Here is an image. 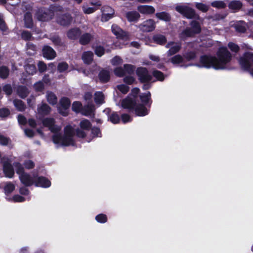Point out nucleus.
Segmentation results:
<instances>
[{"label": "nucleus", "mask_w": 253, "mask_h": 253, "mask_svg": "<svg viewBox=\"0 0 253 253\" xmlns=\"http://www.w3.org/2000/svg\"><path fill=\"white\" fill-rule=\"evenodd\" d=\"M64 11V7L58 4H51L48 7H41L36 11L35 16L39 21L47 22L52 19L55 13Z\"/></svg>", "instance_id": "f257e3e1"}, {"label": "nucleus", "mask_w": 253, "mask_h": 253, "mask_svg": "<svg viewBox=\"0 0 253 253\" xmlns=\"http://www.w3.org/2000/svg\"><path fill=\"white\" fill-rule=\"evenodd\" d=\"M136 75L140 84H143L142 88L144 90L150 89L152 86V83L156 81L153 80V76L149 73L147 68L139 67L136 69Z\"/></svg>", "instance_id": "f03ea898"}, {"label": "nucleus", "mask_w": 253, "mask_h": 253, "mask_svg": "<svg viewBox=\"0 0 253 253\" xmlns=\"http://www.w3.org/2000/svg\"><path fill=\"white\" fill-rule=\"evenodd\" d=\"M216 57V69L218 70L226 69L227 65L232 60V55L225 46L219 48Z\"/></svg>", "instance_id": "7ed1b4c3"}, {"label": "nucleus", "mask_w": 253, "mask_h": 253, "mask_svg": "<svg viewBox=\"0 0 253 253\" xmlns=\"http://www.w3.org/2000/svg\"><path fill=\"white\" fill-rule=\"evenodd\" d=\"M191 27H186L179 34V38L185 41L187 38L193 37L201 32V27L198 21L192 20L190 23Z\"/></svg>", "instance_id": "20e7f679"}, {"label": "nucleus", "mask_w": 253, "mask_h": 253, "mask_svg": "<svg viewBox=\"0 0 253 253\" xmlns=\"http://www.w3.org/2000/svg\"><path fill=\"white\" fill-rule=\"evenodd\" d=\"M239 62L242 68L244 70L250 72L253 76V53L245 52L243 57H240Z\"/></svg>", "instance_id": "39448f33"}, {"label": "nucleus", "mask_w": 253, "mask_h": 253, "mask_svg": "<svg viewBox=\"0 0 253 253\" xmlns=\"http://www.w3.org/2000/svg\"><path fill=\"white\" fill-rule=\"evenodd\" d=\"M215 60H216V57L215 56L210 54L203 55L200 57L199 64H197V65L199 67L207 69L213 68L217 70Z\"/></svg>", "instance_id": "423d86ee"}, {"label": "nucleus", "mask_w": 253, "mask_h": 253, "mask_svg": "<svg viewBox=\"0 0 253 253\" xmlns=\"http://www.w3.org/2000/svg\"><path fill=\"white\" fill-rule=\"evenodd\" d=\"M52 139L54 143L60 144L63 146H74L75 144L73 138L62 135L60 133L53 135Z\"/></svg>", "instance_id": "0eeeda50"}, {"label": "nucleus", "mask_w": 253, "mask_h": 253, "mask_svg": "<svg viewBox=\"0 0 253 253\" xmlns=\"http://www.w3.org/2000/svg\"><path fill=\"white\" fill-rule=\"evenodd\" d=\"M73 18L70 13L57 14L56 16V22L63 27L69 26L73 22Z\"/></svg>", "instance_id": "6e6552de"}, {"label": "nucleus", "mask_w": 253, "mask_h": 253, "mask_svg": "<svg viewBox=\"0 0 253 253\" xmlns=\"http://www.w3.org/2000/svg\"><path fill=\"white\" fill-rule=\"evenodd\" d=\"M1 163L2 164L3 172L5 177L12 178L14 176V170L9 159L3 157L1 159Z\"/></svg>", "instance_id": "1a4fd4ad"}, {"label": "nucleus", "mask_w": 253, "mask_h": 253, "mask_svg": "<svg viewBox=\"0 0 253 253\" xmlns=\"http://www.w3.org/2000/svg\"><path fill=\"white\" fill-rule=\"evenodd\" d=\"M71 105V101L67 97H63L59 100V106L58 108V112L64 117L69 115L68 110Z\"/></svg>", "instance_id": "9d476101"}, {"label": "nucleus", "mask_w": 253, "mask_h": 253, "mask_svg": "<svg viewBox=\"0 0 253 253\" xmlns=\"http://www.w3.org/2000/svg\"><path fill=\"white\" fill-rule=\"evenodd\" d=\"M175 10L186 18L192 19L195 18V11L191 7L186 5H177L175 7Z\"/></svg>", "instance_id": "9b49d317"}, {"label": "nucleus", "mask_w": 253, "mask_h": 253, "mask_svg": "<svg viewBox=\"0 0 253 253\" xmlns=\"http://www.w3.org/2000/svg\"><path fill=\"white\" fill-rule=\"evenodd\" d=\"M139 30L143 32H151L156 28V23L153 19H149L143 21L138 26Z\"/></svg>", "instance_id": "f8f14e48"}, {"label": "nucleus", "mask_w": 253, "mask_h": 253, "mask_svg": "<svg viewBox=\"0 0 253 253\" xmlns=\"http://www.w3.org/2000/svg\"><path fill=\"white\" fill-rule=\"evenodd\" d=\"M137 100L130 96H127L125 98L122 99L121 101V106L123 109H127L129 112L133 111V109L136 106Z\"/></svg>", "instance_id": "ddd939ff"}, {"label": "nucleus", "mask_w": 253, "mask_h": 253, "mask_svg": "<svg viewBox=\"0 0 253 253\" xmlns=\"http://www.w3.org/2000/svg\"><path fill=\"white\" fill-rule=\"evenodd\" d=\"M42 56L48 60H52L56 57V51L51 46L44 45L42 50Z\"/></svg>", "instance_id": "4468645a"}, {"label": "nucleus", "mask_w": 253, "mask_h": 253, "mask_svg": "<svg viewBox=\"0 0 253 253\" xmlns=\"http://www.w3.org/2000/svg\"><path fill=\"white\" fill-rule=\"evenodd\" d=\"M89 4L94 6L89 7H83V11L85 14H89L92 13L99 9L102 5L101 1L99 0H92L90 1Z\"/></svg>", "instance_id": "2eb2a0df"}, {"label": "nucleus", "mask_w": 253, "mask_h": 253, "mask_svg": "<svg viewBox=\"0 0 253 253\" xmlns=\"http://www.w3.org/2000/svg\"><path fill=\"white\" fill-rule=\"evenodd\" d=\"M111 30L118 39L123 40L128 36L127 33L117 24H113L112 25Z\"/></svg>", "instance_id": "dca6fc26"}, {"label": "nucleus", "mask_w": 253, "mask_h": 253, "mask_svg": "<svg viewBox=\"0 0 253 253\" xmlns=\"http://www.w3.org/2000/svg\"><path fill=\"white\" fill-rule=\"evenodd\" d=\"M139 97L141 104H144L149 109L151 108L153 101L151 98V93L150 91L141 93L139 95Z\"/></svg>", "instance_id": "f3484780"}, {"label": "nucleus", "mask_w": 253, "mask_h": 253, "mask_svg": "<svg viewBox=\"0 0 253 253\" xmlns=\"http://www.w3.org/2000/svg\"><path fill=\"white\" fill-rule=\"evenodd\" d=\"M136 116L139 117H143L147 115L149 113V109H147V107L140 103H136V106L133 109Z\"/></svg>", "instance_id": "a211bd4d"}, {"label": "nucleus", "mask_w": 253, "mask_h": 253, "mask_svg": "<svg viewBox=\"0 0 253 253\" xmlns=\"http://www.w3.org/2000/svg\"><path fill=\"white\" fill-rule=\"evenodd\" d=\"M34 184L37 187L48 188L51 185L50 181L43 176H37L35 180Z\"/></svg>", "instance_id": "6ab92c4d"}, {"label": "nucleus", "mask_w": 253, "mask_h": 253, "mask_svg": "<svg viewBox=\"0 0 253 253\" xmlns=\"http://www.w3.org/2000/svg\"><path fill=\"white\" fill-rule=\"evenodd\" d=\"M20 182L26 187H30L34 184L35 180L30 174L25 172L19 177Z\"/></svg>", "instance_id": "aec40b11"}, {"label": "nucleus", "mask_w": 253, "mask_h": 253, "mask_svg": "<svg viewBox=\"0 0 253 253\" xmlns=\"http://www.w3.org/2000/svg\"><path fill=\"white\" fill-rule=\"evenodd\" d=\"M82 34L81 30L78 27L72 28L67 32L68 38L71 40H77L80 38Z\"/></svg>", "instance_id": "412c9836"}, {"label": "nucleus", "mask_w": 253, "mask_h": 253, "mask_svg": "<svg viewBox=\"0 0 253 253\" xmlns=\"http://www.w3.org/2000/svg\"><path fill=\"white\" fill-rule=\"evenodd\" d=\"M98 78L102 84L108 83L110 80V74L109 71L106 69L101 70L98 74Z\"/></svg>", "instance_id": "4be33fe9"}, {"label": "nucleus", "mask_w": 253, "mask_h": 253, "mask_svg": "<svg viewBox=\"0 0 253 253\" xmlns=\"http://www.w3.org/2000/svg\"><path fill=\"white\" fill-rule=\"evenodd\" d=\"M138 11L144 14H152L155 13V9L151 5H139L137 7Z\"/></svg>", "instance_id": "5701e85b"}, {"label": "nucleus", "mask_w": 253, "mask_h": 253, "mask_svg": "<svg viewBox=\"0 0 253 253\" xmlns=\"http://www.w3.org/2000/svg\"><path fill=\"white\" fill-rule=\"evenodd\" d=\"M93 36L89 33L81 34L79 38V43L83 45H87L93 39Z\"/></svg>", "instance_id": "b1692460"}, {"label": "nucleus", "mask_w": 253, "mask_h": 253, "mask_svg": "<svg viewBox=\"0 0 253 253\" xmlns=\"http://www.w3.org/2000/svg\"><path fill=\"white\" fill-rule=\"evenodd\" d=\"M111 110H107V114L108 115V121L114 124H117L120 123V118L117 112H112L111 114Z\"/></svg>", "instance_id": "393cba45"}, {"label": "nucleus", "mask_w": 253, "mask_h": 253, "mask_svg": "<svg viewBox=\"0 0 253 253\" xmlns=\"http://www.w3.org/2000/svg\"><path fill=\"white\" fill-rule=\"evenodd\" d=\"M126 17L128 21L130 22H135L139 19L140 15L139 13L136 11H130L126 13Z\"/></svg>", "instance_id": "a878e982"}, {"label": "nucleus", "mask_w": 253, "mask_h": 253, "mask_svg": "<svg viewBox=\"0 0 253 253\" xmlns=\"http://www.w3.org/2000/svg\"><path fill=\"white\" fill-rule=\"evenodd\" d=\"M24 21L25 27L27 28L31 29L33 27V20L32 13L29 12H26L24 16Z\"/></svg>", "instance_id": "bb28decb"}, {"label": "nucleus", "mask_w": 253, "mask_h": 253, "mask_svg": "<svg viewBox=\"0 0 253 253\" xmlns=\"http://www.w3.org/2000/svg\"><path fill=\"white\" fill-rule=\"evenodd\" d=\"M82 58L84 64L90 65L93 60V53L91 51H84L82 54Z\"/></svg>", "instance_id": "cd10ccee"}, {"label": "nucleus", "mask_w": 253, "mask_h": 253, "mask_svg": "<svg viewBox=\"0 0 253 253\" xmlns=\"http://www.w3.org/2000/svg\"><path fill=\"white\" fill-rule=\"evenodd\" d=\"M153 42L161 45H165L167 41L166 37L161 34H155L152 37Z\"/></svg>", "instance_id": "c85d7f7f"}, {"label": "nucleus", "mask_w": 253, "mask_h": 253, "mask_svg": "<svg viewBox=\"0 0 253 253\" xmlns=\"http://www.w3.org/2000/svg\"><path fill=\"white\" fill-rule=\"evenodd\" d=\"M94 106L93 104H87L83 106L81 113L85 116H89L93 114Z\"/></svg>", "instance_id": "c756f323"}, {"label": "nucleus", "mask_w": 253, "mask_h": 253, "mask_svg": "<svg viewBox=\"0 0 253 253\" xmlns=\"http://www.w3.org/2000/svg\"><path fill=\"white\" fill-rule=\"evenodd\" d=\"M17 93L21 98L25 99L29 94V91L26 86L20 85L17 88Z\"/></svg>", "instance_id": "7c9ffc66"}, {"label": "nucleus", "mask_w": 253, "mask_h": 253, "mask_svg": "<svg viewBox=\"0 0 253 253\" xmlns=\"http://www.w3.org/2000/svg\"><path fill=\"white\" fill-rule=\"evenodd\" d=\"M51 111V107L46 103H42L41 106L38 107V112L39 114L42 115H48Z\"/></svg>", "instance_id": "2f4dec72"}, {"label": "nucleus", "mask_w": 253, "mask_h": 253, "mask_svg": "<svg viewBox=\"0 0 253 253\" xmlns=\"http://www.w3.org/2000/svg\"><path fill=\"white\" fill-rule=\"evenodd\" d=\"M13 103L16 110L18 111L23 112L25 110L26 106L22 100L19 99H14Z\"/></svg>", "instance_id": "473e14b6"}, {"label": "nucleus", "mask_w": 253, "mask_h": 253, "mask_svg": "<svg viewBox=\"0 0 253 253\" xmlns=\"http://www.w3.org/2000/svg\"><path fill=\"white\" fill-rule=\"evenodd\" d=\"M47 102L52 105H56L57 103V97L52 91H47L46 93Z\"/></svg>", "instance_id": "72a5a7b5"}, {"label": "nucleus", "mask_w": 253, "mask_h": 253, "mask_svg": "<svg viewBox=\"0 0 253 253\" xmlns=\"http://www.w3.org/2000/svg\"><path fill=\"white\" fill-rule=\"evenodd\" d=\"M243 6V3L239 0H232L231 1L229 4L228 7L229 9L232 10H240Z\"/></svg>", "instance_id": "f704fd0d"}, {"label": "nucleus", "mask_w": 253, "mask_h": 253, "mask_svg": "<svg viewBox=\"0 0 253 253\" xmlns=\"http://www.w3.org/2000/svg\"><path fill=\"white\" fill-rule=\"evenodd\" d=\"M156 16L160 20L166 22H169L171 20V17L170 15L168 13L165 11L156 13Z\"/></svg>", "instance_id": "c9c22d12"}, {"label": "nucleus", "mask_w": 253, "mask_h": 253, "mask_svg": "<svg viewBox=\"0 0 253 253\" xmlns=\"http://www.w3.org/2000/svg\"><path fill=\"white\" fill-rule=\"evenodd\" d=\"M181 48V43H176L175 45L171 46L167 52L168 56H172L178 52Z\"/></svg>", "instance_id": "e433bc0d"}, {"label": "nucleus", "mask_w": 253, "mask_h": 253, "mask_svg": "<svg viewBox=\"0 0 253 253\" xmlns=\"http://www.w3.org/2000/svg\"><path fill=\"white\" fill-rule=\"evenodd\" d=\"M94 101L97 104H101L104 103V95L102 92L97 91L94 94Z\"/></svg>", "instance_id": "4c0bfd02"}, {"label": "nucleus", "mask_w": 253, "mask_h": 253, "mask_svg": "<svg viewBox=\"0 0 253 253\" xmlns=\"http://www.w3.org/2000/svg\"><path fill=\"white\" fill-rule=\"evenodd\" d=\"M80 126L82 129L89 130L91 129V124L87 119H84L81 121Z\"/></svg>", "instance_id": "58836bf2"}, {"label": "nucleus", "mask_w": 253, "mask_h": 253, "mask_svg": "<svg viewBox=\"0 0 253 253\" xmlns=\"http://www.w3.org/2000/svg\"><path fill=\"white\" fill-rule=\"evenodd\" d=\"M15 188V185L12 182H7L3 188L5 195H8L11 193L14 190Z\"/></svg>", "instance_id": "ea45409f"}, {"label": "nucleus", "mask_w": 253, "mask_h": 253, "mask_svg": "<svg viewBox=\"0 0 253 253\" xmlns=\"http://www.w3.org/2000/svg\"><path fill=\"white\" fill-rule=\"evenodd\" d=\"M9 70L5 66L0 67V78L2 79H6L9 76Z\"/></svg>", "instance_id": "a19ab883"}, {"label": "nucleus", "mask_w": 253, "mask_h": 253, "mask_svg": "<svg viewBox=\"0 0 253 253\" xmlns=\"http://www.w3.org/2000/svg\"><path fill=\"white\" fill-rule=\"evenodd\" d=\"M125 74L126 73L129 75L133 74L135 70V66L132 64H125L124 65Z\"/></svg>", "instance_id": "79ce46f5"}, {"label": "nucleus", "mask_w": 253, "mask_h": 253, "mask_svg": "<svg viewBox=\"0 0 253 253\" xmlns=\"http://www.w3.org/2000/svg\"><path fill=\"white\" fill-rule=\"evenodd\" d=\"M14 166L16 172L17 174L20 175H22L26 172H25L24 168L23 165L19 162H15L14 163Z\"/></svg>", "instance_id": "37998d69"}, {"label": "nucleus", "mask_w": 253, "mask_h": 253, "mask_svg": "<svg viewBox=\"0 0 253 253\" xmlns=\"http://www.w3.org/2000/svg\"><path fill=\"white\" fill-rule=\"evenodd\" d=\"M50 40L55 46L61 47L64 45V43L62 41L61 38L59 36H52L51 37Z\"/></svg>", "instance_id": "c03bdc74"}, {"label": "nucleus", "mask_w": 253, "mask_h": 253, "mask_svg": "<svg viewBox=\"0 0 253 253\" xmlns=\"http://www.w3.org/2000/svg\"><path fill=\"white\" fill-rule=\"evenodd\" d=\"M83 105L80 101H74L72 106V110L76 113H81Z\"/></svg>", "instance_id": "a18cd8bd"}, {"label": "nucleus", "mask_w": 253, "mask_h": 253, "mask_svg": "<svg viewBox=\"0 0 253 253\" xmlns=\"http://www.w3.org/2000/svg\"><path fill=\"white\" fill-rule=\"evenodd\" d=\"M42 123L44 127L49 128L55 124V120L53 118H46L42 120Z\"/></svg>", "instance_id": "49530a36"}, {"label": "nucleus", "mask_w": 253, "mask_h": 253, "mask_svg": "<svg viewBox=\"0 0 253 253\" xmlns=\"http://www.w3.org/2000/svg\"><path fill=\"white\" fill-rule=\"evenodd\" d=\"M183 57L188 61L193 60L196 58V53L194 51H187L183 55Z\"/></svg>", "instance_id": "de8ad7c7"}, {"label": "nucleus", "mask_w": 253, "mask_h": 253, "mask_svg": "<svg viewBox=\"0 0 253 253\" xmlns=\"http://www.w3.org/2000/svg\"><path fill=\"white\" fill-rule=\"evenodd\" d=\"M152 76L154 77L157 81H163L165 79L164 74L159 70H154L152 72Z\"/></svg>", "instance_id": "09e8293b"}, {"label": "nucleus", "mask_w": 253, "mask_h": 253, "mask_svg": "<svg viewBox=\"0 0 253 253\" xmlns=\"http://www.w3.org/2000/svg\"><path fill=\"white\" fill-rule=\"evenodd\" d=\"M170 62L173 64H179L183 62V58L180 54H177L171 57L170 59Z\"/></svg>", "instance_id": "8fccbe9b"}, {"label": "nucleus", "mask_w": 253, "mask_h": 253, "mask_svg": "<svg viewBox=\"0 0 253 253\" xmlns=\"http://www.w3.org/2000/svg\"><path fill=\"white\" fill-rule=\"evenodd\" d=\"M26 48L27 50H30L32 51H28V53L30 55H34L36 53L37 46L32 42H28L26 43Z\"/></svg>", "instance_id": "3c124183"}, {"label": "nucleus", "mask_w": 253, "mask_h": 253, "mask_svg": "<svg viewBox=\"0 0 253 253\" xmlns=\"http://www.w3.org/2000/svg\"><path fill=\"white\" fill-rule=\"evenodd\" d=\"M211 5L213 7L218 9H223L225 8L226 6L225 3L221 0H216L214 1L211 3Z\"/></svg>", "instance_id": "603ef678"}, {"label": "nucleus", "mask_w": 253, "mask_h": 253, "mask_svg": "<svg viewBox=\"0 0 253 253\" xmlns=\"http://www.w3.org/2000/svg\"><path fill=\"white\" fill-rule=\"evenodd\" d=\"M114 74L118 77L122 78L125 76V73L124 67H116L114 70Z\"/></svg>", "instance_id": "864d4df0"}, {"label": "nucleus", "mask_w": 253, "mask_h": 253, "mask_svg": "<svg viewBox=\"0 0 253 253\" xmlns=\"http://www.w3.org/2000/svg\"><path fill=\"white\" fill-rule=\"evenodd\" d=\"M97 222L100 223H105L107 221L108 218L106 214L100 213L97 214L95 218Z\"/></svg>", "instance_id": "5fc2aeb1"}, {"label": "nucleus", "mask_w": 253, "mask_h": 253, "mask_svg": "<svg viewBox=\"0 0 253 253\" xmlns=\"http://www.w3.org/2000/svg\"><path fill=\"white\" fill-rule=\"evenodd\" d=\"M68 68V64L66 62H62L58 64L57 70L59 73H63L67 70Z\"/></svg>", "instance_id": "6e6d98bb"}, {"label": "nucleus", "mask_w": 253, "mask_h": 253, "mask_svg": "<svg viewBox=\"0 0 253 253\" xmlns=\"http://www.w3.org/2000/svg\"><path fill=\"white\" fill-rule=\"evenodd\" d=\"M105 52L104 47L101 45L97 46L94 49V53L98 57L103 56Z\"/></svg>", "instance_id": "4d7b16f0"}, {"label": "nucleus", "mask_w": 253, "mask_h": 253, "mask_svg": "<svg viewBox=\"0 0 253 253\" xmlns=\"http://www.w3.org/2000/svg\"><path fill=\"white\" fill-rule=\"evenodd\" d=\"M228 48L230 49V50L236 53H238L240 50L239 46L236 43L233 42H229L227 45Z\"/></svg>", "instance_id": "13d9d810"}, {"label": "nucleus", "mask_w": 253, "mask_h": 253, "mask_svg": "<svg viewBox=\"0 0 253 253\" xmlns=\"http://www.w3.org/2000/svg\"><path fill=\"white\" fill-rule=\"evenodd\" d=\"M34 88L36 92H42L44 89V85L42 82L39 81L34 84Z\"/></svg>", "instance_id": "bf43d9fd"}, {"label": "nucleus", "mask_w": 253, "mask_h": 253, "mask_svg": "<svg viewBox=\"0 0 253 253\" xmlns=\"http://www.w3.org/2000/svg\"><path fill=\"white\" fill-rule=\"evenodd\" d=\"M64 135L73 138V136L74 135V132L72 126H66L64 128Z\"/></svg>", "instance_id": "052dcab7"}, {"label": "nucleus", "mask_w": 253, "mask_h": 253, "mask_svg": "<svg viewBox=\"0 0 253 253\" xmlns=\"http://www.w3.org/2000/svg\"><path fill=\"white\" fill-rule=\"evenodd\" d=\"M139 92L140 89L138 87H134L131 89V92L127 96H130L132 98H134L135 100H137Z\"/></svg>", "instance_id": "680f3d73"}, {"label": "nucleus", "mask_w": 253, "mask_h": 253, "mask_svg": "<svg viewBox=\"0 0 253 253\" xmlns=\"http://www.w3.org/2000/svg\"><path fill=\"white\" fill-rule=\"evenodd\" d=\"M21 36L22 40L28 41L31 40L32 35L30 32L28 31H23L21 33Z\"/></svg>", "instance_id": "e2e57ef3"}, {"label": "nucleus", "mask_w": 253, "mask_h": 253, "mask_svg": "<svg viewBox=\"0 0 253 253\" xmlns=\"http://www.w3.org/2000/svg\"><path fill=\"white\" fill-rule=\"evenodd\" d=\"M3 91L8 96L10 95L13 91L11 84H6L2 87Z\"/></svg>", "instance_id": "0e129e2a"}, {"label": "nucleus", "mask_w": 253, "mask_h": 253, "mask_svg": "<svg viewBox=\"0 0 253 253\" xmlns=\"http://www.w3.org/2000/svg\"><path fill=\"white\" fill-rule=\"evenodd\" d=\"M23 165L25 169H31L35 167V163L33 161L31 160H27L24 161Z\"/></svg>", "instance_id": "69168bd1"}, {"label": "nucleus", "mask_w": 253, "mask_h": 253, "mask_svg": "<svg viewBox=\"0 0 253 253\" xmlns=\"http://www.w3.org/2000/svg\"><path fill=\"white\" fill-rule=\"evenodd\" d=\"M196 8L203 12H206L209 10V6L206 4L203 3H197L196 4Z\"/></svg>", "instance_id": "338daca9"}, {"label": "nucleus", "mask_w": 253, "mask_h": 253, "mask_svg": "<svg viewBox=\"0 0 253 253\" xmlns=\"http://www.w3.org/2000/svg\"><path fill=\"white\" fill-rule=\"evenodd\" d=\"M10 114V110L7 108H0V117L6 118Z\"/></svg>", "instance_id": "774afa93"}]
</instances>
